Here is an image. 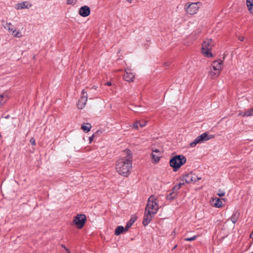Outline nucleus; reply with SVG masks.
<instances>
[{"label": "nucleus", "instance_id": "nucleus-1", "mask_svg": "<svg viewBox=\"0 0 253 253\" xmlns=\"http://www.w3.org/2000/svg\"><path fill=\"white\" fill-rule=\"evenodd\" d=\"M132 154L128 149L125 150L121 157L117 161L116 169L121 175L127 177L131 172L132 169Z\"/></svg>", "mask_w": 253, "mask_h": 253}, {"label": "nucleus", "instance_id": "nucleus-2", "mask_svg": "<svg viewBox=\"0 0 253 253\" xmlns=\"http://www.w3.org/2000/svg\"><path fill=\"white\" fill-rule=\"evenodd\" d=\"M159 200L157 197L151 195L148 199L145 210L149 213L156 214L159 209Z\"/></svg>", "mask_w": 253, "mask_h": 253}, {"label": "nucleus", "instance_id": "nucleus-3", "mask_svg": "<svg viewBox=\"0 0 253 253\" xmlns=\"http://www.w3.org/2000/svg\"><path fill=\"white\" fill-rule=\"evenodd\" d=\"M213 45L214 42L211 39H207L204 41L202 44V53L204 56L208 58L213 57L211 49Z\"/></svg>", "mask_w": 253, "mask_h": 253}, {"label": "nucleus", "instance_id": "nucleus-4", "mask_svg": "<svg viewBox=\"0 0 253 253\" xmlns=\"http://www.w3.org/2000/svg\"><path fill=\"white\" fill-rule=\"evenodd\" d=\"M186 162V158L183 155H178L170 159L169 164L174 171H177Z\"/></svg>", "mask_w": 253, "mask_h": 253}, {"label": "nucleus", "instance_id": "nucleus-5", "mask_svg": "<svg viewBox=\"0 0 253 253\" xmlns=\"http://www.w3.org/2000/svg\"><path fill=\"white\" fill-rule=\"evenodd\" d=\"M213 137L212 135H208L207 132H205L197 137L189 144L190 147H194L197 144L203 143L206 141L209 140Z\"/></svg>", "mask_w": 253, "mask_h": 253}, {"label": "nucleus", "instance_id": "nucleus-6", "mask_svg": "<svg viewBox=\"0 0 253 253\" xmlns=\"http://www.w3.org/2000/svg\"><path fill=\"white\" fill-rule=\"evenodd\" d=\"M200 2H193L190 4L186 3L185 5L184 9L187 13L190 15H194L199 10Z\"/></svg>", "mask_w": 253, "mask_h": 253}, {"label": "nucleus", "instance_id": "nucleus-7", "mask_svg": "<svg viewBox=\"0 0 253 253\" xmlns=\"http://www.w3.org/2000/svg\"><path fill=\"white\" fill-rule=\"evenodd\" d=\"M202 179L201 177H198L194 173H190L183 175L181 180L186 183H195Z\"/></svg>", "mask_w": 253, "mask_h": 253}, {"label": "nucleus", "instance_id": "nucleus-8", "mask_svg": "<svg viewBox=\"0 0 253 253\" xmlns=\"http://www.w3.org/2000/svg\"><path fill=\"white\" fill-rule=\"evenodd\" d=\"M86 220L85 215L83 214H80L74 217L73 223L78 228L81 229L84 225Z\"/></svg>", "mask_w": 253, "mask_h": 253}, {"label": "nucleus", "instance_id": "nucleus-9", "mask_svg": "<svg viewBox=\"0 0 253 253\" xmlns=\"http://www.w3.org/2000/svg\"><path fill=\"white\" fill-rule=\"evenodd\" d=\"M87 100V92L84 90H83L82 92V96L77 103V107L80 109H83L86 103Z\"/></svg>", "mask_w": 253, "mask_h": 253}, {"label": "nucleus", "instance_id": "nucleus-10", "mask_svg": "<svg viewBox=\"0 0 253 253\" xmlns=\"http://www.w3.org/2000/svg\"><path fill=\"white\" fill-rule=\"evenodd\" d=\"M152 153L151 155L152 162L153 163H158L162 157V152L158 149H152Z\"/></svg>", "mask_w": 253, "mask_h": 253}, {"label": "nucleus", "instance_id": "nucleus-11", "mask_svg": "<svg viewBox=\"0 0 253 253\" xmlns=\"http://www.w3.org/2000/svg\"><path fill=\"white\" fill-rule=\"evenodd\" d=\"M220 72L221 71L211 65L209 68L208 77L212 79H215L219 76Z\"/></svg>", "mask_w": 253, "mask_h": 253}, {"label": "nucleus", "instance_id": "nucleus-12", "mask_svg": "<svg viewBox=\"0 0 253 253\" xmlns=\"http://www.w3.org/2000/svg\"><path fill=\"white\" fill-rule=\"evenodd\" d=\"M223 201L225 202L224 199H219L218 198L215 197L212 198L210 201V203L212 206L216 208H220L223 206Z\"/></svg>", "mask_w": 253, "mask_h": 253}, {"label": "nucleus", "instance_id": "nucleus-13", "mask_svg": "<svg viewBox=\"0 0 253 253\" xmlns=\"http://www.w3.org/2000/svg\"><path fill=\"white\" fill-rule=\"evenodd\" d=\"M155 214L154 213H149L148 211L145 210V213L143 220V224L144 226L147 225L152 220L153 216Z\"/></svg>", "mask_w": 253, "mask_h": 253}, {"label": "nucleus", "instance_id": "nucleus-14", "mask_svg": "<svg viewBox=\"0 0 253 253\" xmlns=\"http://www.w3.org/2000/svg\"><path fill=\"white\" fill-rule=\"evenodd\" d=\"M125 74L124 75V79L126 82H132L135 77L134 74L131 72L130 69H127L125 71Z\"/></svg>", "mask_w": 253, "mask_h": 253}, {"label": "nucleus", "instance_id": "nucleus-15", "mask_svg": "<svg viewBox=\"0 0 253 253\" xmlns=\"http://www.w3.org/2000/svg\"><path fill=\"white\" fill-rule=\"evenodd\" d=\"M90 13V8L87 6H82L79 9V14L83 17H86L88 16Z\"/></svg>", "mask_w": 253, "mask_h": 253}, {"label": "nucleus", "instance_id": "nucleus-16", "mask_svg": "<svg viewBox=\"0 0 253 253\" xmlns=\"http://www.w3.org/2000/svg\"><path fill=\"white\" fill-rule=\"evenodd\" d=\"M223 62L221 60H218L213 61L211 65L213 66V67H215V69L221 71L223 68Z\"/></svg>", "mask_w": 253, "mask_h": 253}, {"label": "nucleus", "instance_id": "nucleus-17", "mask_svg": "<svg viewBox=\"0 0 253 253\" xmlns=\"http://www.w3.org/2000/svg\"><path fill=\"white\" fill-rule=\"evenodd\" d=\"M31 5L29 4L27 1H23L21 3H17L16 5L15 8L17 9H22L24 8H28L31 7Z\"/></svg>", "mask_w": 253, "mask_h": 253}, {"label": "nucleus", "instance_id": "nucleus-18", "mask_svg": "<svg viewBox=\"0 0 253 253\" xmlns=\"http://www.w3.org/2000/svg\"><path fill=\"white\" fill-rule=\"evenodd\" d=\"M239 116L242 117H250L252 116L253 114L251 111V110H248L245 111H240L238 114Z\"/></svg>", "mask_w": 253, "mask_h": 253}, {"label": "nucleus", "instance_id": "nucleus-19", "mask_svg": "<svg viewBox=\"0 0 253 253\" xmlns=\"http://www.w3.org/2000/svg\"><path fill=\"white\" fill-rule=\"evenodd\" d=\"M11 34H12V35L14 37H16L17 38H20L23 36L20 30H16L15 28L14 30H13L11 32Z\"/></svg>", "mask_w": 253, "mask_h": 253}, {"label": "nucleus", "instance_id": "nucleus-20", "mask_svg": "<svg viewBox=\"0 0 253 253\" xmlns=\"http://www.w3.org/2000/svg\"><path fill=\"white\" fill-rule=\"evenodd\" d=\"M4 28L7 30L9 33H11V32L14 30L15 27L11 23H6L5 25L4 26Z\"/></svg>", "mask_w": 253, "mask_h": 253}, {"label": "nucleus", "instance_id": "nucleus-21", "mask_svg": "<svg viewBox=\"0 0 253 253\" xmlns=\"http://www.w3.org/2000/svg\"><path fill=\"white\" fill-rule=\"evenodd\" d=\"M177 191L173 190L172 191L169 193L166 197L167 199L168 200H173L177 195Z\"/></svg>", "mask_w": 253, "mask_h": 253}, {"label": "nucleus", "instance_id": "nucleus-22", "mask_svg": "<svg viewBox=\"0 0 253 253\" xmlns=\"http://www.w3.org/2000/svg\"><path fill=\"white\" fill-rule=\"evenodd\" d=\"M91 127V125L90 124L86 123L85 124L83 125L82 126L81 128L84 131L87 132L90 131Z\"/></svg>", "mask_w": 253, "mask_h": 253}, {"label": "nucleus", "instance_id": "nucleus-23", "mask_svg": "<svg viewBox=\"0 0 253 253\" xmlns=\"http://www.w3.org/2000/svg\"><path fill=\"white\" fill-rule=\"evenodd\" d=\"M125 230V228L122 226H118L115 231V234L117 236L119 235Z\"/></svg>", "mask_w": 253, "mask_h": 253}, {"label": "nucleus", "instance_id": "nucleus-24", "mask_svg": "<svg viewBox=\"0 0 253 253\" xmlns=\"http://www.w3.org/2000/svg\"><path fill=\"white\" fill-rule=\"evenodd\" d=\"M239 217V213L237 212H235L233 213L231 217V220L233 223H235Z\"/></svg>", "mask_w": 253, "mask_h": 253}, {"label": "nucleus", "instance_id": "nucleus-25", "mask_svg": "<svg viewBox=\"0 0 253 253\" xmlns=\"http://www.w3.org/2000/svg\"><path fill=\"white\" fill-rule=\"evenodd\" d=\"M137 121L139 123V126L140 127H144L147 123V121L145 120H143V119H142L140 120H137Z\"/></svg>", "mask_w": 253, "mask_h": 253}, {"label": "nucleus", "instance_id": "nucleus-26", "mask_svg": "<svg viewBox=\"0 0 253 253\" xmlns=\"http://www.w3.org/2000/svg\"><path fill=\"white\" fill-rule=\"evenodd\" d=\"M6 101V97H4L2 94L0 95V107Z\"/></svg>", "mask_w": 253, "mask_h": 253}, {"label": "nucleus", "instance_id": "nucleus-27", "mask_svg": "<svg viewBox=\"0 0 253 253\" xmlns=\"http://www.w3.org/2000/svg\"><path fill=\"white\" fill-rule=\"evenodd\" d=\"M130 126L132 128H134L136 130H138L139 129V126H140L138 122L137 121V120H136L134 122L132 126Z\"/></svg>", "mask_w": 253, "mask_h": 253}, {"label": "nucleus", "instance_id": "nucleus-28", "mask_svg": "<svg viewBox=\"0 0 253 253\" xmlns=\"http://www.w3.org/2000/svg\"><path fill=\"white\" fill-rule=\"evenodd\" d=\"M184 182H182V183H180L179 184L177 185H175L173 188V190H176L177 191L178 190H179L180 187H181L182 185H184Z\"/></svg>", "mask_w": 253, "mask_h": 253}, {"label": "nucleus", "instance_id": "nucleus-29", "mask_svg": "<svg viewBox=\"0 0 253 253\" xmlns=\"http://www.w3.org/2000/svg\"><path fill=\"white\" fill-rule=\"evenodd\" d=\"M135 220H136V217H132L127 223L128 224H129V225H130L131 226L132 225L135 221Z\"/></svg>", "mask_w": 253, "mask_h": 253}, {"label": "nucleus", "instance_id": "nucleus-30", "mask_svg": "<svg viewBox=\"0 0 253 253\" xmlns=\"http://www.w3.org/2000/svg\"><path fill=\"white\" fill-rule=\"evenodd\" d=\"M197 236H194L190 238H186L184 239V240L186 241H192L195 240L197 239Z\"/></svg>", "mask_w": 253, "mask_h": 253}, {"label": "nucleus", "instance_id": "nucleus-31", "mask_svg": "<svg viewBox=\"0 0 253 253\" xmlns=\"http://www.w3.org/2000/svg\"><path fill=\"white\" fill-rule=\"evenodd\" d=\"M77 0H67V3L68 4L74 5L76 4Z\"/></svg>", "mask_w": 253, "mask_h": 253}, {"label": "nucleus", "instance_id": "nucleus-32", "mask_svg": "<svg viewBox=\"0 0 253 253\" xmlns=\"http://www.w3.org/2000/svg\"><path fill=\"white\" fill-rule=\"evenodd\" d=\"M253 4V0H247V7L250 6Z\"/></svg>", "mask_w": 253, "mask_h": 253}, {"label": "nucleus", "instance_id": "nucleus-33", "mask_svg": "<svg viewBox=\"0 0 253 253\" xmlns=\"http://www.w3.org/2000/svg\"><path fill=\"white\" fill-rule=\"evenodd\" d=\"M217 195L219 197H222V196L225 195V192H223V191H221V190H218Z\"/></svg>", "mask_w": 253, "mask_h": 253}, {"label": "nucleus", "instance_id": "nucleus-34", "mask_svg": "<svg viewBox=\"0 0 253 253\" xmlns=\"http://www.w3.org/2000/svg\"><path fill=\"white\" fill-rule=\"evenodd\" d=\"M248 10L250 11V12L251 14H253V4H252V5H250V6L248 7Z\"/></svg>", "mask_w": 253, "mask_h": 253}, {"label": "nucleus", "instance_id": "nucleus-35", "mask_svg": "<svg viewBox=\"0 0 253 253\" xmlns=\"http://www.w3.org/2000/svg\"><path fill=\"white\" fill-rule=\"evenodd\" d=\"M30 143L33 145H36V143H35V140L34 138H31L30 140Z\"/></svg>", "mask_w": 253, "mask_h": 253}, {"label": "nucleus", "instance_id": "nucleus-36", "mask_svg": "<svg viewBox=\"0 0 253 253\" xmlns=\"http://www.w3.org/2000/svg\"><path fill=\"white\" fill-rule=\"evenodd\" d=\"M94 137V134H93L91 136H90L89 137V143H91V142L93 140Z\"/></svg>", "mask_w": 253, "mask_h": 253}, {"label": "nucleus", "instance_id": "nucleus-37", "mask_svg": "<svg viewBox=\"0 0 253 253\" xmlns=\"http://www.w3.org/2000/svg\"><path fill=\"white\" fill-rule=\"evenodd\" d=\"M131 227L130 225H129V224H128L127 223L126 224L125 228V231H127L130 227Z\"/></svg>", "mask_w": 253, "mask_h": 253}, {"label": "nucleus", "instance_id": "nucleus-38", "mask_svg": "<svg viewBox=\"0 0 253 253\" xmlns=\"http://www.w3.org/2000/svg\"><path fill=\"white\" fill-rule=\"evenodd\" d=\"M244 37L242 36H240L239 37V40L241 41H243L244 40Z\"/></svg>", "mask_w": 253, "mask_h": 253}, {"label": "nucleus", "instance_id": "nucleus-39", "mask_svg": "<svg viewBox=\"0 0 253 253\" xmlns=\"http://www.w3.org/2000/svg\"><path fill=\"white\" fill-rule=\"evenodd\" d=\"M106 85H107L110 86V85H111V82H107V83H106Z\"/></svg>", "mask_w": 253, "mask_h": 253}, {"label": "nucleus", "instance_id": "nucleus-40", "mask_svg": "<svg viewBox=\"0 0 253 253\" xmlns=\"http://www.w3.org/2000/svg\"><path fill=\"white\" fill-rule=\"evenodd\" d=\"M61 247H62V248H63L65 250H66V249H67V248H66V247H65L64 245H61Z\"/></svg>", "mask_w": 253, "mask_h": 253}, {"label": "nucleus", "instance_id": "nucleus-41", "mask_svg": "<svg viewBox=\"0 0 253 253\" xmlns=\"http://www.w3.org/2000/svg\"><path fill=\"white\" fill-rule=\"evenodd\" d=\"M66 251L67 253H71V252H70V251L68 249H66Z\"/></svg>", "mask_w": 253, "mask_h": 253}, {"label": "nucleus", "instance_id": "nucleus-42", "mask_svg": "<svg viewBox=\"0 0 253 253\" xmlns=\"http://www.w3.org/2000/svg\"><path fill=\"white\" fill-rule=\"evenodd\" d=\"M128 2L131 3L133 0H126Z\"/></svg>", "mask_w": 253, "mask_h": 253}, {"label": "nucleus", "instance_id": "nucleus-43", "mask_svg": "<svg viewBox=\"0 0 253 253\" xmlns=\"http://www.w3.org/2000/svg\"><path fill=\"white\" fill-rule=\"evenodd\" d=\"M251 237L253 238V231L252 232V233L251 234Z\"/></svg>", "mask_w": 253, "mask_h": 253}, {"label": "nucleus", "instance_id": "nucleus-44", "mask_svg": "<svg viewBox=\"0 0 253 253\" xmlns=\"http://www.w3.org/2000/svg\"><path fill=\"white\" fill-rule=\"evenodd\" d=\"M250 110H251V112H252V114H253V108H252V109H250Z\"/></svg>", "mask_w": 253, "mask_h": 253}, {"label": "nucleus", "instance_id": "nucleus-45", "mask_svg": "<svg viewBox=\"0 0 253 253\" xmlns=\"http://www.w3.org/2000/svg\"><path fill=\"white\" fill-rule=\"evenodd\" d=\"M131 109L132 110H133V111H136L135 110H133L132 108H131Z\"/></svg>", "mask_w": 253, "mask_h": 253}]
</instances>
